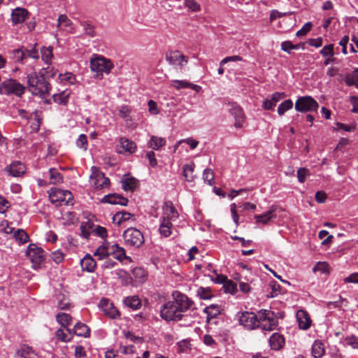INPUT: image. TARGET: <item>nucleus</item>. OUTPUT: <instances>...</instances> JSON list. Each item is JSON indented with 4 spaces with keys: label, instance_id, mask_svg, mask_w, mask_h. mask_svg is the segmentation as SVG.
Here are the masks:
<instances>
[{
    "label": "nucleus",
    "instance_id": "1",
    "mask_svg": "<svg viewBox=\"0 0 358 358\" xmlns=\"http://www.w3.org/2000/svg\"><path fill=\"white\" fill-rule=\"evenodd\" d=\"M173 300L164 303L160 308V317L166 322L182 320L183 313L191 308L193 301L178 291L172 293Z\"/></svg>",
    "mask_w": 358,
    "mask_h": 358
},
{
    "label": "nucleus",
    "instance_id": "2",
    "mask_svg": "<svg viewBox=\"0 0 358 358\" xmlns=\"http://www.w3.org/2000/svg\"><path fill=\"white\" fill-rule=\"evenodd\" d=\"M162 215L159 220V233L164 237H169L172 234L173 222L179 217V213L171 201H166L162 208Z\"/></svg>",
    "mask_w": 358,
    "mask_h": 358
},
{
    "label": "nucleus",
    "instance_id": "3",
    "mask_svg": "<svg viewBox=\"0 0 358 358\" xmlns=\"http://www.w3.org/2000/svg\"><path fill=\"white\" fill-rule=\"evenodd\" d=\"M29 91L35 96L41 98L50 94V85L46 81L44 75H38L36 72L27 76Z\"/></svg>",
    "mask_w": 358,
    "mask_h": 358
},
{
    "label": "nucleus",
    "instance_id": "4",
    "mask_svg": "<svg viewBox=\"0 0 358 358\" xmlns=\"http://www.w3.org/2000/svg\"><path fill=\"white\" fill-rule=\"evenodd\" d=\"M114 65L113 62L102 56H96L90 60V69L92 72L96 73L95 78L101 79L103 73H110Z\"/></svg>",
    "mask_w": 358,
    "mask_h": 358
},
{
    "label": "nucleus",
    "instance_id": "5",
    "mask_svg": "<svg viewBox=\"0 0 358 358\" xmlns=\"http://www.w3.org/2000/svg\"><path fill=\"white\" fill-rule=\"evenodd\" d=\"M49 198L52 203L57 206L63 205L73 206V196L69 190L52 188L49 192Z\"/></svg>",
    "mask_w": 358,
    "mask_h": 358
},
{
    "label": "nucleus",
    "instance_id": "6",
    "mask_svg": "<svg viewBox=\"0 0 358 358\" xmlns=\"http://www.w3.org/2000/svg\"><path fill=\"white\" fill-rule=\"evenodd\" d=\"M278 325V320L274 313L268 310H261L258 313L257 328L264 331H272Z\"/></svg>",
    "mask_w": 358,
    "mask_h": 358
},
{
    "label": "nucleus",
    "instance_id": "7",
    "mask_svg": "<svg viewBox=\"0 0 358 358\" xmlns=\"http://www.w3.org/2000/svg\"><path fill=\"white\" fill-rule=\"evenodd\" d=\"M318 108V103L310 96L299 97L295 102V109L299 112H317Z\"/></svg>",
    "mask_w": 358,
    "mask_h": 358
},
{
    "label": "nucleus",
    "instance_id": "8",
    "mask_svg": "<svg viewBox=\"0 0 358 358\" xmlns=\"http://www.w3.org/2000/svg\"><path fill=\"white\" fill-rule=\"evenodd\" d=\"M25 91V87L14 79L3 82L0 85V92L4 94H15L21 96Z\"/></svg>",
    "mask_w": 358,
    "mask_h": 358
},
{
    "label": "nucleus",
    "instance_id": "9",
    "mask_svg": "<svg viewBox=\"0 0 358 358\" xmlns=\"http://www.w3.org/2000/svg\"><path fill=\"white\" fill-rule=\"evenodd\" d=\"M238 323L248 330H252L257 328L258 315L252 312H238L236 315Z\"/></svg>",
    "mask_w": 358,
    "mask_h": 358
},
{
    "label": "nucleus",
    "instance_id": "10",
    "mask_svg": "<svg viewBox=\"0 0 358 358\" xmlns=\"http://www.w3.org/2000/svg\"><path fill=\"white\" fill-rule=\"evenodd\" d=\"M123 238L127 245L140 247L144 242L143 234L135 228H128L124 231Z\"/></svg>",
    "mask_w": 358,
    "mask_h": 358
},
{
    "label": "nucleus",
    "instance_id": "11",
    "mask_svg": "<svg viewBox=\"0 0 358 358\" xmlns=\"http://www.w3.org/2000/svg\"><path fill=\"white\" fill-rule=\"evenodd\" d=\"M91 171L90 182L94 188L101 189L109 186V178L106 177L105 174L100 171L97 167L92 166Z\"/></svg>",
    "mask_w": 358,
    "mask_h": 358
},
{
    "label": "nucleus",
    "instance_id": "12",
    "mask_svg": "<svg viewBox=\"0 0 358 358\" xmlns=\"http://www.w3.org/2000/svg\"><path fill=\"white\" fill-rule=\"evenodd\" d=\"M27 255L36 266H40L45 260V252L41 248L34 244H30L27 250Z\"/></svg>",
    "mask_w": 358,
    "mask_h": 358
},
{
    "label": "nucleus",
    "instance_id": "13",
    "mask_svg": "<svg viewBox=\"0 0 358 358\" xmlns=\"http://www.w3.org/2000/svg\"><path fill=\"white\" fill-rule=\"evenodd\" d=\"M99 309L103 314L110 319H117L120 316L119 310L115 307L113 303L108 299H101L99 303Z\"/></svg>",
    "mask_w": 358,
    "mask_h": 358
},
{
    "label": "nucleus",
    "instance_id": "14",
    "mask_svg": "<svg viewBox=\"0 0 358 358\" xmlns=\"http://www.w3.org/2000/svg\"><path fill=\"white\" fill-rule=\"evenodd\" d=\"M166 60L169 64L182 68L188 62V57L178 50L171 51L166 55Z\"/></svg>",
    "mask_w": 358,
    "mask_h": 358
},
{
    "label": "nucleus",
    "instance_id": "15",
    "mask_svg": "<svg viewBox=\"0 0 358 358\" xmlns=\"http://www.w3.org/2000/svg\"><path fill=\"white\" fill-rule=\"evenodd\" d=\"M136 145L134 141L125 137H122L119 140L117 151L120 154L131 155L136 152Z\"/></svg>",
    "mask_w": 358,
    "mask_h": 358
},
{
    "label": "nucleus",
    "instance_id": "16",
    "mask_svg": "<svg viewBox=\"0 0 358 358\" xmlns=\"http://www.w3.org/2000/svg\"><path fill=\"white\" fill-rule=\"evenodd\" d=\"M25 166L18 161L12 162L9 166H7L4 171L8 175L13 177H20L25 173Z\"/></svg>",
    "mask_w": 358,
    "mask_h": 358
},
{
    "label": "nucleus",
    "instance_id": "17",
    "mask_svg": "<svg viewBox=\"0 0 358 358\" xmlns=\"http://www.w3.org/2000/svg\"><path fill=\"white\" fill-rule=\"evenodd\" d=\"M229 112L235 119L234 127L236 128L243 127L245 118L243 109L238 105H233Z\"/></svg>",
    "mask_w": 358,
    "mask_h": 358
},
{
    "label": "nucleus",
    "instance_id": "18",
    "mask_svg": "<svg viewBox=\"0 0 358 358\" xmlns=\"http://www.w3.org/2000/svg\"><path fill=\"white\" fill-rule=\"evenodd\" d=\"M296 320L298 322L299 327L303 330H307L311 326V319L309 314L303 310H299L296 314Z\"/></svg>",
    "mask_w": 358,
    "mask_h": 358
},
{
    "label": "nucleus",
    "instance_id": "19",
    "mask_svg": "<svg viewBox=\"0 0 358 358\" xmlns=\"http://www.w3.org/2000/svg\"><path fill=\"white\" fill-rule=\"evenodd\" d=\"M285 96L286 94L284 92H275L271 95V99H267L264 101L262 106L265 110H271L275 106L278 101L285 98Z\"/></svg>",
    "mask_w": 358,
    "mask_h": 358
},
{
    "label": "nucleus",
    "instance_id": "20",
    "mask_svg": "<svg viewBox=\"0 0 358 358\" xmlns=\"http://www.w3.org/2000/svg\"><path fill=\"white\" fill-rule=\"evenodd\" d=\"M80 263L82 270L89 273L94 272L96 267V261L90 254L85 255V257L80 260Z\"/></svg>",
    "mask_w": 358,
    "mask_h": 358
},
{
    "label": "nucleus",
    "instance_id": "21",
    "mask_svg": "<svg viewBox=\"0 0 358 358\" xmlns=\"http://www.w3.org/2000/svg\"><path fill=\"white\" fill-rule=\"evenodd\" d=\"M28 11L25 8H16L11 13V20L14 24L23 22L28 17Z\"/></svg>",
    "mask_w": 358,
    "mask_h": 358
},
{
    "label": "nucleus",
    "instance_id": "22",
    "mask_svg": "<svg viewBox=\"0 0 358 358\" xmlns=\"http://www.w3.org/2000/svg\"><path fill=\"white\" fill-rule=\"evenodd\" d=\"M16 356L19 358H39L38 355L27 345H22L16 352Z\"/></svg>",
    "mask_w": 358,
    "mask_h": 358
},
{
    "label": "nucleus",
    "instance_id": "23",
    "mask_svg": "<svg viewBox=\"0 0 358 358\" xmlns=\"http://www.w3.org/2000/svg\"><path fill=\"white\" fill-rule=\"evenodd\" d=\"M110 255H113L114 258L122 262L124 259H129V257L126 255L125 250L118 244L115 243L111 245H110Z\"/></svg>",
    "mask_w": 358,
    "mask_h": 358
},
{
    "label": "nucleus",
    "instance_id": "24",
    "mask_svg": "<svg viewBox=\"0 0 358 358\" xmlns=\"http://www.w3.org/2000/svg\"><path fill=\"white\" fill-rule=\"evenodd\" d=\"M269 344L271 349L279 350L285 345V338L282 335L274 333L269 338Z\"/></svg>",
    "mask_w": 358,
    "mask_h": 358
},
{
    "label": "nucleus",
    "instance_id": "25",
    "mask_svg": "<svg viewBox=\"0 0 358 358\" xmlns=\"http://www.w3.org/2000/svg\"><path fill=\"white\" fill-rule=\"evenodd\" d=\"M103 202L108 203L110 204H120L121 206H126L128 199L117 194H108L103 198Z\"/></svg>",
    "mask_w": 358,
    "mask_h": 358
},
{
    "label": "nucleus",
    "instance_id": "26",
    "mask_svg": "<svg viewBox=\"0 0 358 358\" xmlns=\"http://www.w3.org/2000/svg\"><path fill=\"white\" fill-rule=\"evenodd\" d=\"M110 243L105 242L96 248L94 256L97 257L100 260L106 259L110 255Z\"/></svg>",
    "mask_w": 358,
    "mask_h": 358
},
{
    "label": "nucleus",
    "instance_id": "27",
    "mask_svg": "<svg viewBox=\"0 0 358 358\" xmlns=\"http://www.w3.org/2000/svg\"><path fill=\"white\" fill-rule=\"evenodd\" d=\"M56 338L62 342H69L73 338V332L68 327H62L55 332Z\"/></svg>",
    "mask_w": 358,
    "mask_h": 358
},
{
    "label": "nucleus",
    "instance_id": "28",
    "mask_svg": "<svg viewBox=\"0 0 358 358\" xmlns=\"http://www.w3.org/2000/svg\"><path fill=\"white\" fill-rule=\"evenodd\" d=\"M57 27L61 30L71 32L73 30V23L66 15H60L57 20Z\"/></svg>",
    "mask_w": 358,
    "mask_h": 358
},
{
    "label": "nucleus",
    "instance_id": "29",
    "mask_svg": "<svg viewBox=\"0 0 358 358\" xmlns=\"http://www.w3.org/2000/svg\"><path fill=\"white\" fill-rule=\"evenodd\" d=\"M73 335L76 334L78 336L89 337L90 335V328L82 322H78L75 324L73 329Z\"/></svg>",
    "mask_w": 358,
    "mask_h": 358
},
{
    "label": "nucleus",
    "instance_id": "30",
    "mask_svg": "<svg viewBox=\"0 0 358 358\" xmlns=\"http://www.w3.org/2000/svg\"><path fill=\"white\" fill-rule=\"evenodd\" d=\"M325 353L324 343L320 340H316L312 345V355L315 358H321Z\"/></svg>",
    "mask_w": 358,
    "mask_h": 358
},
{
    "label": "nucleus",
    "instance_id": "31",
    "mask_svg": "<svg viewBox=\"0 0 358 358\" xmlns=\"http://www.w3.org/2000/svg\"><path fill=\"white\" fill-rule=\"evenodd\" d=\"M124 303L133 310H138L141 306V301L136 295L126 297L124 299Z\"/></svg>",
    "mask_w": 358,
    "mask_h": 358
},
{
    "label": "nucleus",
    "instance_id": "32",
    "mask_svg": "<svg viewBox=\"0 0 358 358\" xmlns=\"http://www.w3.org/2000/svg\"><path fill=\"white\" fill-rule=\"evenodd\" d=\"M166 144V140L164 138L158 137L156 136H152L150 141H148L149 148L154 150H159L161 148L164 146Z\"/></svg>",
    "mask_w": 358,
    "mask_h": 358
},
{
    "label": "nucleus",
    "instance_id": "33",
    "mask_svg": "<svg viewBox=\"0 0 358 358\" xmlns=\"http://www.w3.org/2000/svg\"><path fill=\"white\" fill-rule=\"evenodd\" d=\"M12 59L15 62L24 63V60L26 59L25 48L21 47L17 49H14L11 52Z\"/></svg>",
    "mask_w": 358,
    "mask_h": 358
},
{
    "label": "nucleus",
    "instance_id": "34",
    "mask_svg": "<svg viewBox=\"0 0 358 358\" xmlns=\"http://www.w3.org/2000/svg\"><path fill=\"white\" fill-rule=\"evenodd\" d=\"M81 27H83L85 34L88 37H95L96 32L95 31L94 25L90 21H81L80 22Z\"/></svg>",
    "mask_w": 358,
    "mask_h": 358
},
{
    "label": "nucleus",
    "instance_id": "35",
    "mask_svg": "<svg viewBox=\"0 0 358 358\" xmlns=\"http://www.w3.org/2000/svg\"><path fill=\"white\" fill-rule=\"evenodd\" d=\"M69 95V92L63 90L60 93L53 94L52 99L54 102L58 104L66 105L68 103Z\"/></svg>",
    "mask_w": 358,
    "mask_h": 358
},
{
    "label": "nucleus",
    "instance_id": "36",
    "mask_svg": "<svg viewBox=\"0 0 358 358\" xmlns=\"http://www.w3.org/2000/svg\"><path fill=\"white\" fill-rule=\"evenodd\" d=\"M53 48L51 46L48 48L43 47L41 49V59L42 60L47 64L50 65L52 62V59L53 57Z\"/></svg>",
    "mask_w": 358,
    "mask_h": 358
},
{
    "label": "nucleus",
    "instance_id": "37",
    "mask_svg": "<svg viewBox=\"0 0 358 358\" xmlns=\"http://www.w3.org/2000/svg\"><path fill=\"white\" fill-rule=\"evenodd\" d=\"M132 217L133 215L130 213L120 211L113 216V221L116 222L117 225H120L122 222L129 220Z\"/></svg>",
    "mask_w": 358,
    "mask_h": 358
},
{
    "label": "nucleus",
    "instance_id": "38",
    "mask_svg": "<svg viewBox=\"0 0 358 358\" xmlns=\"http://www.w3.org/2000/svg\"><path fill=\"white\" fill-rule=\"evenodd\" d=\"M138 181L133 177L127 178L122 180V187L124 190L133 191L137 187Z\"/></svg>",
    "mask_w": 358,
    "mask_h": 358
},
{
    "label": "nucleus",
    "instance_id": "39",
    "mask_svg": "<svg viewBox=\"0 0 358 358\" xmlns=\"http://www.w3.org/2000/svg\"><path fill=\"white\" fill-rule=\"evenodd\" d=\"M56 320L62 327H67L71 322V317L65 313H59L56 315Z\"/></svg>",
    "mask_w": 358,
    "mask_h": 358
},
{
    "label": "nucleus",
    "instance_id": "40",
    "mask_svg": "<svg viewBox=\"0 0 358 358\" xmlns=\"http://www.w3.org/2000/svg\"><path fill=\"white\" fill-rule=\"evenodd\" d=\"M194 164L193 163L185 164L182 167L183 176L187 182H192L194 180Z\"/></svg>",
    "mask_w": 358,
    "mask_h": 358
},
{
    "label": "nucleus",
    "instance_id": "41",
    "mask_svg": "<svg viewBox=\"0 0 358 358\" xmlns=\"http://www.w3.org/2000/svg\"><path fill=\"white\" fill-rule=\"evenodd\" d=\"M50 182L52 184H58L62 182L63 177L62 174L55 168L49 169Z\"/></svg>",
    "mask_w": 358,
    "mask_h": 358
},
{
    "label": "nucleus",
    "instance_id": "42",
    "mask_svg": "<svg viewBox=\"0 0 358 358\" xmlns=\"http://www.w3.org/2000/svg\"><path fill=\"white\" fill-rule=\"evenodd\" d=\"M273 210H269L262 215H255L256 222L266 224L273 217Z\"/></svg>",
    "mask_w": 358,
    "mask_h": 358
},
{
    "label": "nucleus",
    "instance_id": "43",
    "mask_svg": "<svg viewBox=\"0 0 358 358\" xmlns=\"http://www.w3.org/2000/svg\"><path fill=\"white\" fill-rule=\"evenodd\" d=\"M293 106V102L291 99H286L282 102L278 108V113L282 115L286 111L291 109Z\"/></svg>",
    "mask_w": 358,
    "mask_h": 358
},
{
    "label": "nucleus",
    "instance_id": "44",
    "mask_svg": "<svg viewBox=\"0 0 358 358\" xmlns=\"http://www.w3.org/2000/svg\"><path fill=\"white\" fill-rule=\"evenodd\" d=\"M293 14H294L293 11L282 13V12L278 11V10H271V13H270L269 20H270V22H272L278 18H280V17H284L286 15H292Z\"/></svg>",
    "mask_w": 358,
    "mask_h": 358
},
{
    "label": "nucleus",
    "instance_id": "45",
    "mask_svg": "<svg viewBox=\"0 0 358 358\" xmlns=\"http://www.w3.org/2000/svg\"><path fill=\"white\" fill-rule=\"evenodd\" d=\"M15 238L21 243H27L29 240V236L23 229H17L14 233Z\"/></svg>",
    "mask_w": 358,
    "mask_h": 358
},
{
    "label": "nucleus",
    "instance_id": "46",
    "mask_svg": "<svg viewBox=\"0 0 358 358\" xmlns=\"http://www.w3.org/2000/svg\"><path fill=\"white\" fill-rule=\"evenodd\" d=\"M59 79L61 82L67 83L69 84H73L76 81V76L70 72L59 75Z\"/></svg>",
    "mask_w": 358,
    "mask_h": 358
},
{
    "label": "nucleus",
    "instance_id": "47",
    "mask_svg": "<svg viewBox=\"0 0 358 358\" xmlns=\"http://www.w3.org/2000/svg\"><path fill=\"white\" fill-rule=\"evenodd\" d=\"M310 175V171L306 167H301L297 171V178L301 183L304 182L306 177Z\"/></svg>",
    "mask_w": 358,
    "mask_h": 358
},
{
    "label": "nucleus",
    "instance_id": "48",
    "mask_svg": "<svg viewBox=\"0 0 358 358\" xmlns=\"http://www.w3.org/2000/svg\"><path fill=\"white\" fill-rule=\"evenodd\" d=\"M76 144L78 148L87 150V138L85 134H80L76 140Z\"/></svg>",
    "mask_w": 358,
    "mask_h": 358
},
{
    "label": "nucleus",
    "instance_id": "49",
    "mask_svg": "<svg viewBox=\"0 0 358 358\" xmlns=\"http://www.w3.org/2000/svg\"><path fill=\"white\" fill-rule=\"evenodd\" d=\"M185 6L192 12H198L201 10L200 5L195 0H184Z\"/></svg>",
    "mask_w": 358,
    "mask_h": 358
},
{
    "label": "nucleus",
    "instance_id": "50",
    "mask_svg": "<svg viewBox=\"0 0 358 358\" xmlns=\"http://www.w3.org/2000/svg\"><path fill=\"white\" fill-rule=\"evenodd\" d=\"M334 129L336 131L343 130L345 131L351 132L355 129V126L353 124H345L341 122H336L335 124Z\"/></svg>",
    "mask_w": 358,
    "mask_h": 358
},
{
    "label": "nucleus",
    "instance_id": "51",
    "mask_svg": "<svg viewBox=\"0 0 358 358\" xmlns=\"http://www.w3.org/2000/svg\"><path fill=\"white\" fill-rule=\"evenodd\" d=\"M56 74L57 70L53 67H51L50 65L46 68H43L40 73V75H44V78H54Z\"/></svg>",
    "mask_w": 358,
    "mask_h": 358
},
{
    "label": "nucleus",
    "instance_id": "52",
    "mask_svg": "<svg viewBox=\"0 0 358 358\" xmlns=\"http://www.w3.org/2000/svg\"><path fill=\"white\" fill-rule=\"evenodd\" d=\"M320 53L324 57H333L334 56V45L329 44L325 45L320 52Z\"/></svg>",
    "mask_w": 358,
    "mask_h": 358
},
{
    "label": "nucleus",
    "instance_id": "53",
    "mask_svg": "<svg viewBox=\"0 0 358 358\" xmlns=\"http://www.w3.org/2000/svg\"><path fill=\"white\" fill-rule=\"evenodd\" d=\"M203 178L206 182L211 185L214 180V173L211 169H205L203 173Z\"/></svg>",
    "mask_w": 358,
    "mask_h": 358
},
{
    "label": "nucleus",
    "instance_id": "54",
    "mask_svg": "<svg viewBox=\"0 0 358 358\" xmlns=\"http://www.w3.org/2000/svg\"><path fill=\"white\" fill-rule=\"evenodd\" d=\"M50 257L52 261H54L56 264H59L64 260V255L62 251L58 250L52 252Z\"/></svg>",
    "mask_w": 358,
    "mask_h": 358
},
{
    "label": "nucleus",
    "instance_id": "55",
    "mask_svg": "<svg viewBox=\"0 0 358 358\" xmlns=\"http://www.w3.org/2000/svg\"><path fill=\"white\" fill-rule=\"evenodd\" d=\"M197 294L202 299H208L211 297L210 289L209 288L199 287Z\"/></svg>",
    "mask_w": 358,
    "mask_h": 358
},
{
    "label": "nucleus",
    "instance_id": "56",
    "mask_svg": "<svg viewBox=\"0 0 358 358\" xmlns=\"http://www.w3.org/2000/svg\"><path fill=\"white\" fill-rule=\"evenodd\" d=\"M346 343L354 349H358V337L354 335L347 336L345 339Z\"/></svg>",
    "mask_w": 358,
    "mask_h": 358
},
{
    "label": "nucleus",
    "instance_id": "57",
    "mask_svg": "<svg viewBox=\"0 0 358 358\" xmlns=\"http://www.w3.org/2000/svg\"><path fill=\"white\" fill-rule=\"evenodd\" d=\"M37 44H34V45L30 50H27L25 48V54L26 57L28 56L30 58L38 59L39 58V53L38 50L36 49Z\"/></svg>",
    "mask_w": 358,
    "mask_h": 358
},
{
    "label": "nucleus",
    "instance_id": "58",
    "mask_svg": "<svg viewBox=\"0 0 358 358\" xmlns=\"http://www.w3.org/2000/svg\"><path fill=\"white\" fill-rule=\"evenodd\" d=\"M311 27H312L311 22H306L303 26V27L296 32V36L301 37V36H305L308 31H310Z\"/></svg>",
    "mask_w": 358,
    "mask_h": 358
},
{
    "label": "nucleus",
    "instance_id": "59",
    "mask_svg": "<svg viewBox=\"0 0 358 358\" xmlns=\"http://www.w3.org/2000/svg\"><path fill=\"white\" fill-rule=\"evenodd\" d=\"M131 113V110L127 106H122L118 109V115L124 119H127Z\"/></svg>",
    "mask_w": 358,
    "mask_h": 358
},
{
    "label": "nucleus",
    "instance_id": "60",
    "mask_svg": "<svg viewBox=\"0 0 358 358\" xmlns=\"http://www.w3.org/2000/svg\"><path fill=\"white\" fill-rule=\"evenodd\" d=\"M329 264L326 262H318L313 268V271H320L322 273L328 272Z\"/></svg>",
    "mask_w": 358,
    "mask_h": 358
},
{
    "label": "nucleus",
    "instance_id": "61",
    "mask_svg": "<svg viewBox=\"0 0 358 358\" xmlns=\"http://www.w3.org/2000/svg\"><path fill=\"white\" fill-rule=\"evenodd\" d=\"M211 280L217 284L225 283L227 281V278L223 275H220L214 271V275L211 276Z\"/></svg>",
    "mask_w": 358,
    "mask_h": 358
},
{
    "label": "nucleus",
    "instance_id": "62",
    "mask_svg": "<svg viewBox=\"0 0 358 358\" xmlns=\"http://www.w3.org/2000/svg\"><path fill=\"white\" fill-rule=\"evenodd\" d=\"M93 233L102 238H105L107 236V230L105 227L101 226H96V227L93 230Z\"/></svg>",
    "mask_w": 358,
    "mask_h": 358
},
{
    "label": "nucleus",
    "instance_id": "63",
    "mask_svg": "<svg viewBox=\"0 0 358 358\" xmlns=\"http://www.w3.org/2000/svg\"><path fill=\"white\" fill-rule=\"evenodd\" d=\"M226 290L231 293V294H235L236 293L238 289H237V285L234 282L231 280H228L226 282Z\"/></svg>",
    "mask_w": 358,
    "mask_h": 358
},
{
    "label": "nucleus",
    "instance_id": "64",
    "mask_svg": "<svg viewBox=\"0 0 358 358\" xmlns=\"http://www.w3.org/2000/svg\"><path fill=\"white\" fill-rule=\"evenodd\" d=\"M345 283H358V273L355 272L343 279Z\"/></svg>",
    "mask_w": 358,
    "mask_h": 358
}]
</instances>
